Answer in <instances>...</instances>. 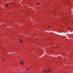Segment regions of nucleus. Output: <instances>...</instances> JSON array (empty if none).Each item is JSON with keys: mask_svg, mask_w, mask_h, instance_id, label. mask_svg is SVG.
<instances>
[{"mask_svg": "<svg viewBox=\"0 0 73 73\" xmlns=\"http://www.w3.org/2000/svg\"><path fill=\"white\" fill-rule=\"evenodd\" d=\"M24 62L23 61H20V64H21L22 65H24Z\"/></svg>", "mask_w": 73, "mask_h": 73, "instance_id": "f257e3e1", "label": "nucleus"}, {"mask_svg": "<svg viewBox=\"0 0 73 73\" xmlns=\"http://www.w3.org/2000/svg\"><path fill=\"white\" fill-rule=\"evenodd\" d=\"M47 70L49 72H51V71H52V70H50L49 69H48V68L47 69Z\"/></svg>", "mask_w": 73, "mask_h": 73, "instance_id": "f03ea898", "label": "nucleus"}, {"mask_svg": "<svg viewBox=\"0 0 73 73\" xmlns=\"http://www.w3.org/2000/svg\"><path fill=\"white\" fill-rule=\"evenodd\" d=\"M19 40H20V42H21V43H23V42H22V40H21V39H19Z\"/></svg>", "mask_w": 73, "mask_h": 73, "instance_id": "7ed1b4c3", "label": "nucleus"}, {"mask_svg": "<svg viewBox=\"0 0 73 73\" xmlns=\"http://www.w3.org/2000/svg\"><path fill=\"white\" fill-rule=\"evenodd\" d=\"M44 71L45 73H48V72H47V71H46L45 70H44Z\"/></svg>", "mask_w": 73, "mask_h": 73, "instance_id": "20e7f679", "label": "nucleus"}, {"mask_svg": "<svg viewBox=\"0 0 73 73\" xmlns=\"http://www.w3.org/2000/svg\"><path fill=\"white\" fill-rule=\"evenodd\" d=\"M37 4L38 5H40V3H37Z\"/></svg>", "mask_w": 73, "mask_h": 73, "instance_id": "39448f33", "label": "nucleus"}, {"mask_svg": "<svg viewBox=\"0 0 73 73\" xmlns=\"http://www.w3.org/2000/svg\"><path fill=\"white\" fill-rule=\"evenodd\" d=\"M6 5L7 7H8V5L7 4H6Z\"/></svg>", "mask_w": 73, "mask_h": 73, "instance_id": "423d86ee", "label": "nucleus"}, {"mask_svg": "<svg viewBox=\"0 0 73 73\" xmlns=\"http://www.w3.org/2000/svg\"><path fill=\"white\" fill-rule=\"evenodd\" d=\"M9 1H11V0H9Z\"/></svg>", "mask_w": 73, "mask_h": 73, "instance_id": "0eeeda50", "label": "nucleus"}, {"mask_svg": "<svg viewBox=\"0 0 73 73\" xmlns=\"http://www.w3.org/2000/svg\"><path fill=\"white\" fill-rule=\"evenodd\" d=\"M49 28H50V26H48Z\"/></svg>", "mask_w": 73, "mask_h": 73, "instance_id": "6e6552de", "label": "nucleus"}]
</instances>
